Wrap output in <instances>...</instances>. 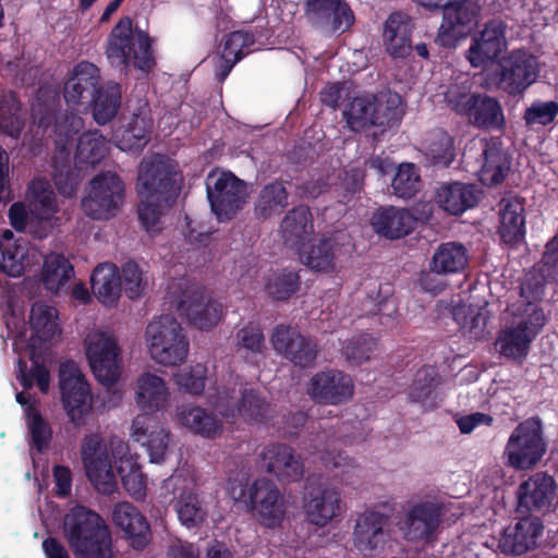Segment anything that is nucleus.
Segmentation results:
<instances>
[{"mask_svg": "<svg viewBox=\"0 0 558 558\" xmlns=\"http://www.w3.org/2000/svg\"><path fill=\"white\" fill-rule=\"evenodd\" d=\"M63 533L75 558H113L111 531L96 511L72 507L64 517Z\"/></svg>", "mask_w": 558, "mask_h": 558, "instance_id": "f257e3e1", "label": "nucleus"}, {"mask_svg": "<svg viewBox=\"0 0 558 558\" xmlns=\"http://www.w3.org/2000/svg\"><path fill=\"white\" fill-rule=\"evenodd\" d=\"M105 53L109 64L124 74L131 66L148 73L156 65L149 35L134 27L129 16L120 19L111 29Z\"/></svg>", "mask_w": 558, "mask_h": 558, "instance_id": "f03ea898", "label": "nucleus"}, {"mask_svg": "<svg viewBox=\"0 0 558 558\" xmlns=\"http://www.w3.org/2000/svg\"><path fill=\"white\" fill-rule=\"evenodd\" d=\"M547 451L542 420L538 416L520 422L510 434L504 450L506 464L517 471L535 468Z\"/></svg>", "mask_w": 558, "mask_h": 558, "instance_id": "7ed1b4c3", "label": "nucleus"}, {"mask_svg": "<svg viewBox=\"0 0 558 558\" xmlns=\"http://www.w3.org/2000/svg\"><path fill=\"white\" fill-rule=\"evenodd\" d=\"M538 72L537 59L525 50L515 49L499 59L496 68L487 73L486 86L518 96L536 81Z\"/></svg>", "mask_w": 558, "mask_h": 558, "instance_id": "20e7f679", "label": "nucleus"}, {"mask_svg": "<svg viewBox=\"0 0 558 558\" xmlns=\"http://www.w3.org/2000/svg\"><path fill=\"white\" fill-rule=\"evenodd\" d=\"M181 181L177 163L155 157L141 162L136 189L141 198L173 205L181 191Z\"/></svg>", "mask_w": 558, "mask_h": 558, "instance_id": "39448f33", "label": "nucleus"}, {"mask_svg": "<svg viewBox=\"0 0 558 558\" xmlns=\"http://www.w3.org/2000/svg\"><path fill=\"white\" fill-rule=\"evenodd\" d=\"M150 356L162 365H179L189 353V341L181 324L169 314L160 315L146 327Z\"/></svg>", "mask_w": 558, "mask_h": 558, "instance_id": "423d86ee", "label": "nucleus"}, {"mask_svg": "<svg viewBox=\"0 0 558 558\" xmlns=\"http://www.w3.org/2000/svg\"><path fill=\"white\" fill-rule=\"evenodd\" d=\"M205 184L211 211L220 221L231 220L246 203V182L231 171L213 169Z\"/></svg>", "mask_w": 558, "mask_h": 558, "instance_id": "0eeeda50", "label": "nucleus"}, {"mask_svg": "<svg viewBox=\"0 0 558 558\" xmlns=\"http://www.w3.org/2000/svg\"><path fill=\"white\" fill-rule=\"evenodd\" d=\"M482 9L481 0L445 1L436 43L444 48H456L477 25Z\"/></svg>", "mask_w": 558, "mask_h": 558, "instance_id": "6e6552de", "label": "nucleus"}, {"mask_svg": "<svg viewBox=\"0 0 558 558\" xmlns=\"http://www.w3.org/2000/svg\"><path fill=\"white\" fill-rule=\"evenodd\" d=\"M352 539L360 553L380 554L397 542V531L389 514L367 509L357 515Z\"/></svg>", "mask_w": 558, "mask_h": 558, "instance_id": "1a4fd4ad", "label": "nucleus"}, {"mask_svg": "<svg viewBox=\"0 0 558 558\" xmlns=\"http://www.w3.org/2000/svg\"><path fill=\"white\" fill-rule=\"evenodd\" d=\"M59 385L69 421L75 427L84 426L93 410V396L89 384L74 362L61 364Z\"/></svg>", "mask_w": 558, "mask_h": 558, "instance_id": "9d476101", "label": "nucleus"}, {"mask_svg": "<svg viewBox=\"0 0 558 558\" xmlns=\"http://www.w3.org/2000/svg\"><path fill=\"white\" fill-rule=\"evenodd\" d=\"M210 403L222 417L240 416L247 423H264L270 412V404L264 395L253 388L241 389L239 397L234 387H223Z\"/></svg>", "mask_w": 558, "mask_h": 558, "instance_id": "9b49d317", "label": "nucleus"}, {"mask_svg": "<svg viewBox=\"0 0 558 558\" xmlns=\"http://www.w3.org/2000/svg\"><path fill=\"white\" fill-rule=\"evenodd\" d=\"M124 198V183L111 171L100 172L89 183L88 195L82 201L86 216L95 220L114 217Z\"/></svg>", "mask_w": 558, "mask_h": 558, "instance_id": "f8f14e48", "label": "nucleus"}, {"mask_svg": "<svg viewBox=\"0 0 558 558\" xmlns=\"http://www.w3.org/2000/svg\"><path fill=\"white\" fill-rule=\"evenodd\" d=\"M86 357L95 378L104 386L114 385L121 376V350L117 339L105 332L89 336Z\"/></svg>", "mask_w": 558, "mask_h": 558, "instance_id": "ddd939ff", "label": "nucleus"}, {"mask_svg": "<svg viewBox=\"0 0 558 558\" xmlns=\"http://www.w3.org/2000/svg\"><path fill=\"white\" fill-rule=\"evenodd\" d=\"M546 317L542 308L533 306L531 313L522 318L514 327L500 332L496 345L501 355L509 359H524L530 344L545 325Z\"/></svg>", "mask_w": 558, "mask_h": 558, "instance_id": "4468645a", "label": "nucleus"}, {"mask_svg": "<svg viewBox=\"0 0 558 558\" xmlns=\"http://www.w3.org/2000/svg\"><path fill=\"white\" fill-rule=\"evenodd\" d=\"M442 521V508L432 501H421L412 506L398 527L408 542H436L437 532Z\"/></svg>", "mask_w": 558, "mask_h": 558, "instance_id": "2eb2a0df", "label": "nucleus"}, {"mask_svg": "<svg viewBox=\"0 0 558 558\" xmlns=\"http://www.w3.org/2000/svg\"><path fill=\"white\" fill-rule=\"evenodd\" d=\"M81 453L85 473L90 483L98 492L111 494L116 488L117 481L101 437L97 434L85 436Z\"/></svg>", "mask_w": 558, "mask_h": 558, "instance_id": "dca6fc26", "label": "nucleus"}, {"mask_svg": "<svg viewBox=\"0 0 558 558\" xmlns=\"http://www.w3.org/2000/svg\"><path fill=\"white\" fill-rule=\"evenodd\" d=\"M177 310L180 316L201 330L211 329L222 314L221 304L208 298L204 288L196 284L189 286L182 291Z\"/></svg>", "mask_w": 558, "mask_h": 558, "instance_id": "f3484780", "label": "nucleus"}, {"mask_svg": "<svg viewBox=\"0 0 558 558\" xmlns=\"http://www.w3.org/2000/svg\"><path fill=\"white\" fill-rule=\"evenodd\" d=\"M271 343L276 352L301 368L315 365L318 347L310 337L300 333L289 326H277L271 335Z\"/></svg>", "mask_w": 558, "mask_h": 558, "instance_id": "a211bd4d", "label": "nucleus"}, {"mask_svg": "<svg viewBox=\"0 0 558 558\" xmlns=\"http://www.w3.org/2000/svg\"><path fill=\"white\" fill-rule=\"evenodd\" d=\"M506 31L507 25L501 19H493L473 36L466 51V59L473 68H484L499 58L507 48Z\"/></svg>", "mask_w": 558, "mask_h": 558, "instance_id": "6ab92c4d", "label": "nucleus"}, {"mask_svg": "<svg viewBox=\"0 0 558 558\" xmlns=\"http://www.w3.org/2000/svg\"><path fill=\"white\" fill-rule=\"evenodd\" d=\"M250 500L260 524L269 529L281 524L287 507L283 495L272 481L255 480L250 487Z\"/></svg>", "mask_w": 558, "mask_h": 558, "instance_id": "aec40b11", "label": "nucleus"}, {"mask_svg": "<svg viewBox=\"0 0 558 558\" xmlns=\"http://www.w3.org/2000/svg\"><path fill=\"white\" fill-rule=\"evenodd\" d=\"M307 392L317 403L339 405L353 397L354 383L351 376L342 371H323L311 378Z\"/></svg>", "mask_w": 558, "mask_h": 558, "instance_id": "412c9836", "label": "nucleus"}, {"mask_svg": "<svg viewBox=\"0 0 558 558\" xmlns=\"http://www.w3.org/2000/svg\"><path fill=\"white\" fill-rule=\"evenodd\" d=\"M266 471L280 483L290 484L303 478L305 468L301 454L283 442L266 445L260 453Z\"/></svg>", "mask_w": 558, "mask_h": 558, "instance_id": "4be33fe9", "label": "nucleus"}, {"mask_svg": "<svg viewBox=\"0 0 558 558\" xmlns=\"http://www.w3.org/2000/svg\"><path fill=\"white\" fill-rule=\"evenodd\" d=\"M304 13L312 25L332 33H344L354 23V13L343 0H306Z\"/></svg>", "mask_w": 558, "mask_h": 558, "instance_id": "5701e85b", "label": "nucleus"}, {"mask_svg": "<svg viewBox=\"0 0 558 558\" xmlns=\"http://www.w3.org/2000/svg\"><path fill=\"white\" fill-rule=\"evenodd\" d=\"M543 531L544 524L539 517H523L514 525L505 529L498 548L508 556H522L538 546Z\"/></svg>", "mask_w": 558, "mask_h": 558, "instance_id": "b1692460", "label": "nucleus"}, {"mask_svg": "<svg viewBox=\"0 0 558 558\" xmlns=\"http://www.w3.org/2000/svg\"><path fill=\"white\" fill-rule=\"evenodd\" d=\"M131 437L145 447L151 463L165 460L169 448L170 433L154 415L138 414L132 422Z\"/></svg>", "mask_w": 558, "mask_h": 558, "instance_id": "393cba45", "label": "nucleus"}, {"mask_svg": "<svg viewBox=\"0 0 558 558\" xmlns=\"http://www.w3.org/2000/svg\"><path fill=\"white\" fill-rule=\"evenodd\" d=\"M112 522L124 533V538L135 550H143L150 543L153 533L147 518L129 501L113 506Z\"/></svg>", "mask_w": 558, "mask_h": 558, "instance_id": "a878e982", "label": "nucleus"}, {"mask_svg": "<svg viewBox=\"0 0 558 558\" xmlns=\"http://www.w3.org/2000/svg\"><path fill=\"white\" fill-rule=\"evenodd\" d=\"M555 489L556 484L550 475L543 472L531 475L518 487V511L520 513L549 511Z\"/></svg>", "mask_w": 558, "mask_h": 558, "instance_id": "bb28decb", "label": "nucleus"}, {"mask_svg": "<svg viewBox=\"0 0 558 558\" xmlns=\"http://www.w3.org/2000/svg\"><path fill=\"white\" fill-rule=\"evenodd\" d=\"M100 70L89 61L78 62L64 83L63 97L68 105H86L101 84Z\"/></svg>", "mask_w": 558, "mask_h": 558, "instance_id": "cd10ccee", "label": "nucleus"}, {"mask_svg": "<svg viewBox=\"0 0 558 558\" xmlns=\"http://www.w3.org/2000/svg\"><path fill=\"white\" fill-rule=\"evenodd\" d=\"M414 24L402 12L391 13L384 24L383 44L387 53L393 59H404L413 50L412 33Z\"/></svg>", "mask_w": 558, "mask_h": 558, "instance_id": "c85d7f7f", "label": "nucleus"}, {"mask_svg": "<svg viewBox=\"0 0 558 558\" xmlns=\"http://www.w3.org/2000/svg\"><path fill=\"white\" fill-rule=\"evenodd\" d=\"M375 232L390 240L401 239L414 231L417 218L405 208L383 207L372 217Z\"/></svg>", "mask_w": 558, "mask_h": 558, "instance_id": "c756f323", "label": "nucleus"}, {"mask_svg": "<svg viewBox=\"0 0 558 558\" xmlns=\"http://www.w3.org/2000/svg\"><path fill=\"white\" fill-rule=\"evenodd\" d=\"M511 163L512 156L498 138L487 142L483 151V165L478 170L480 181L490 187L501 184L510 172Z\"/></svg>", "mask_w": 558, "mask_h": 558, "instance_id": "7c9ffc66", "label": "nucleus"}, {"mask_svg": "<svg viewBox=\"0 0 558 558\" xmlns=\"http://www.w3.org/2000/svg\"><path fill=\"white\" fill-rule=\"evenodd\" d=\"M480 191L476 185L461 182L445 183L436 191V203L446 213L460 216L477 205Z\"/></svg>", "mask_w": 558, "mask_h": 558, "instance_id": "2f4dec72", "label": "nucleus"}, {"mask_svg": "<svg viewBox=\"0 0 558 558\" xmlns=\"http://www.w3.org/2000/svg\"><path fill=\"white\" fill-rule=\"evenodd\" d=\"M305 511L310 523L319 527L326 526L335 517L341 514L340 493L331 487L312 489Z\"/></svg>", "mask_w": 558, "mask_h": 558, "instance_id": "473e14b6", "label": "nucleus"}, {"mask_svg": "<svg viewBox=\"0 0 558 558\" xmlns=\"http://www.w3.org/2000/svg\"><path fill=\"white\" fill-rule=\"evenodd\" d=\"M289 181L275 179L259 190L253 205V214L257 220L265 221L284 211L289 205Z\"/></svg>", "mask_w": 558, "mask_h": 558, "instance_id": "72a5a7b5", "label": "nucleus"}, {"mask_svg": "<svg viewBox=\"0 0 558 558\" xmlns=\"http://www.w3.org/2000/svg\"><path fill=\"white\" fill-rule=\"evenodd\" d=\"M501 242L518 246L525 239L524 206L517 197L500 202L499 227L497 230Z\"/></svg>", "mask_w": 558, "mask_h": 558, "instance_id": "f704fd0d", "label": "nucleus"}, {"mask_svg": "<svg viewBox=\"0 0 558 558\" xmlns=\"http://www.w3.org/2000/svg\"><path fill=\"white\" fill-rule=\"evenodd\" d=\"M420 150L428 165L440 169L449 168L457 156L454 137L442 129L427 132Z\"/></svg>", "mask_w": 558, "mask_h": 558, "instance_id": "c9c22d12", "label": "nucleus"}, {"mask_svg": "<svg viewBox=\"0 0 558 558\" xmlns=\"http://www.w3.org/2000/svg\"><path fill=\"white\" fill-rule=\"evenodd\" d=\"M465 118L475 128L486 131H504L506 119L500 102L486 94H477L470 104Z\"/></svg>", "mask_w": 558, "mask_h": 558, "instance_id": "e433bc0d", "label": "nucleus"}, {"mask_svg": "<svg viewBox=\"0 0 558 558\" xmlns=\"http://www.w3.org/2000/svg\"><path fill=\"white\" fill-rule=\"evenodd\" d=\"M284 243L299 247L313 232V217L306 205L294 206L287 211L280 223Z\"/></svg>", "mask_w": 558, "mask_h": 558, "instance_id": "4c0bfd02", "label": "nucleus"}, {"mask_svg": "<svg viewBox=\"0 0 558 558\" xmlns=\"http://www.w3.org/2000/svg\"><path fill=\"white\" fill-rule=\"evenodd\" d=\"M26 117L20 96L14 90L0 92V133L19 140L25 128Z\"/></svg>", "mask_w": 558, "mask_h": 558, "instance_id": "58836bf2", "label": "nucleus"}, {"mask_svg": "<svg viewBox=\"0 0 558 558\" xmlns=\"http://www.w3.org/2000/svg\"><path fill=\"white\" fill-rule=\"evenodd\" d=\"M168 396V389L161 377L145 373L138 378L136 403L144 412L143 414L153 415V413L163 409Z\"/></svg>", "mask_w": 558, "mask_h": 558, "instance_id": "ea45409f", "label": "nucleus"}, {"mask_svg": "<svg viewBox=\"0 0 558 558\" xmlns=\"http://www.w3.org/2000/svg\"><path fill=\"white\" fill-rule=\"evenodd\" d=\"M121 98L122 87L119 83L108 81L100 84L87 104L93 109L94 120L100 125L110 122L119 111Z\"/></svg>", "mask_w": 558, "mask_h": 558, "instance_id": "a19ab883", "label": "nucleus"}, {"mask_svg": "<svg viewBox=\"0 0 558 558\" xmlns=\"http://www.w3.org/2000/svg\"><path fill=\"white\" fill-rule=\"evenodd\" d=\"M469 264L466 247L458 242L441 243L433 254L429 267L442 276L462 272Z\"/></svg>", "mask_w": 558, "mask_h": 558, "instance_id": "79ce46f5", "label": "nucleus"}, {"mask_svg": "<svg viewBox=\"0 0 558 558\" xmlns=\"http://www.w3.org/2000/svg\"><path fill=\"white\" fill-rule=\"evenodd\" d=\"M27 201L32 217L39 221H49L59 209L54 191L45 179H34L29 182Z\"/></svg>", "mask_w": 558, "mask_h": 558, "instance_id": "37998d69", "label": "nucleus"}, {"mask_svg": "<svg viewBox=\"0 0 558 558\" xmlns=\"http://www.w3.org/2000/svg\"><path fill=\"white\" fill-rule=\"evenodd\" d=\"M90 286L94 294L102 304L114 303L119 299L122 288L118 268L109 263L98 265L92 272Z\"/></svg>", "mask_w": 558, "mask_h": 558, "instance_id": "c03bdc74", "label": "nucleus"}, {"mask_svg": "<svg viewBox=\"0 0 558 558\" xmlns=\"http://www.w3.org/2000/svg\"><path fill=\"white\" fill-rule=\"evenodd\" d=\"M154 122L149 112L133 113L119 140V148L140 153L150 141Z\"/></svg>", "mask_w": 558, "mask_h": 558, "instance_id": "a18cd8bd", "label": "nucleus"}, {"mask_svg": "<svg viewBox=\"0 0 558 558\" xmlns=\"http://www.w3.org/2000/svg\"><path fill=\"white\" fill-rule=\"evenodd\" d=\"M178 415L182 425L202 437L214 439L222 430V422L217 415L201 407H183Z\"/></svg>", "mask_w": 558, "mask_h": 558, "instance_id": "49530a36", "label": "nucleus"}, {"mask_svg": "<svg viewBox=\"0 0 558 558\" xmlns=\"http://www.w3.org/2000/svg\"><path fill=\"white\" fill-rule=\"evenodd\" d=\"M29 324L40 341H50L61 333L58 324V311L45 302H35L29 314Z\"/></svg>", "mask_w": 558, "mask_h": 558, "instance_id": "de8ad7c7", "label": "nucleus"}, {"mask_svg": "<svg viewBox=\"0 0 558 558\" xmlns=\"http://www.w3.org/2000/svg\"><path fill=\"white\" fill-rule=\"evenodd\" d=\"M73 275V266L64 255L50 253L45 257L41 281L47 290L58 292Z\"/></svg>", "mask_w": 558, "mask_h": 558, "instance_id": "09e8293b", "label": "nucleus"}, {"mask_svg": "<svg viewBox=\"0 0 558 558\" xmlns=\"http://www.w3.org/2000/svg\"><path fill=\"white\" fill-rule=\"evenodd\" d=\"M107 149V141L98 130L84 132L77 140L75 163L94 167L106 157Z\"/></svg>", "mask_w": 558, "mask_h": 558, "instance_id": "8fccbe9b", "label": "nucleus"}, {"mask_svg": "<svg viewBox=\"0 0 558 558\" xmlns=\"http://www.w3.org/2000/svg\"><path fill=\"white\" fill-rule=\"evenodd\" d=\"M59 107L57 94L48 88L40 87L36 93L35 100L31 106V118L33 124L45 132L54 123Z\"/></svg>", "mask_w": 558, "mask_h": 558, "instance_id": "3c124183", "label": "nucleus"}, {"mask_svg": "<svg viewBox=\"0 0 558 558\" xmlns=\"http://www.w3.org/2000/svg\"><path fill=\"white\" fill-rule=\"evenodd\" d=\"M439 383V375L434 367H421L417 369L413 383L410 387V401L421 403L423 407L428 403V408L434 409L436 407V403L434 402L435 389Z\"/></svg>", "mask_w": 558, "mask_h": 558, "instance_id": "603ef678", "label": "nucleus"}, {"mask_svg": "<svg viewBox=\"0 0 558 558\" xmlns=\"http://www.w3.org/2000/svg\"><path fill=\"white\" fill-rule=\"evenodd\" d=\"M401 97L397 93H384L376 95L373 126L390 129L399 124L402 119Z\"/></svg>", "mask_w": 558, "mask_h": 558, "instance_id": "864d4df0", "label": "nucleus"}, {"mask_svg": "<svg viewBox=\"0 0 558 558\" xmlns=\"http://www.w3.org/2000/svg\"><path fill=\"white\" fill-rule=\"evenodd\" d=\"M180 522L191 529L199 526L207 518V509L199 496L192 490H182L174 504Z\"/></svg>", "mask_w": 558, "mask_h": 558, "instance_id": "5fc2aeb1", "label": "nucleus"}, {"mask_svg": "<svg viewBox=\"0 0 558 558\" xmlns=\"http://www.w3.org/2000/svg\"><path fill=\"white\" fill-rule=\"evenodd\" d=\"M301 287V277L298 271L282 269L274 272L265 284L268 295L275 301H287L294 295Z\"/></svg>", "mask_w": 558, "mask_h": 558, "instance_id": "6e6d98bb", "label": "nucleus"}, {"mask_svg": "<svg viewBox=\"0 0 558 558\" xmlns=\"http://www.w3.org/2000/svg\"><path fill=\"white\" fill-rule=\"evenodd\" d=\"M376 95H364L352 99L343 110V117L352 130L360 131L373 126Z\"/></svg>", "mask_w": 558, "mask_h": 558, "instance_id": "4d7b16f0", "label": "nucleus"}, {"mask_svg": "<svg viewBox=\"0 0 558 558\" xmlns=\"http://www.w3.org/2000/svg\"><path fill=\"white\" fill-rule=\"evenodd\" d=\"M26 426L31 437V445L39 452L46 451L52 441L53 430L47 420L33 405L25 411Z\"/></svg>", "mask_w": 558, "mask_h": 558, "instance_id": "13d9d810", "label": "nucleus"}, {"mask_svg": "<svg viewBox=\"0 0 558 558\" xmlns=\"http://www.w3.org/2000/svg\"><path fill=\"white\" fill-rule=\"evenodd\" d=\"M301 259L315 271H331L335 267L333 242L330 239H320L307 250H302Z\"/></svg>", "mask_w": 558, "mask_h": 558, "instance_id": "bf43d9fd", "label": "nucleus"}, {"mask_svg": "<svg viewBox=\"0 0 558 558\" xmlns=\"http://www.w3.org/2000/svg\"><path fill=\"white\" fill-rule=\"evenodd\" d=\"M391 187L393 194L403 199H410L416 195L422 187L421 175L414 163H401L392 179Z\"/></svg>", "mask_w": 558, "mask_h": 558, "instance_id": "052dcab7", "label": "nucleus"}, {"mask_svg": "<svg viewBox=\"0 0 558 558\" xmlns=\"http://www.w3.org/2000/svg\"><path fill=\"white\" fill-rule=\"evenodd\" d=\"M377 349V339L371 333H359L343 345V354L349 364L359 366L368 362Z\"/></svg>", "mask_w": 558, "mask_h": 558, "instance_id": "680f3d73", "label": "nucleus"}, {"mask_svg": "<svg viewBox=\"0 0 558 558\" xmlns=\"http://www.w3.org/2000/svg\"><path fill=\"white\" fill-rule=\"evenodd\" d=\"M453 319L460 328L472 338H482L486 328L487 317L473 306H459L453 310Z\"/></svg>", "mask_w": 558, "mask_h": 558, "instance_id": "e2e57ef3", "label": "nucleus"}, {"mask_svg": "<svg viewBox=\"0 0 558 558\" xmlns=\"http://www.w3.org/2000/svg\"><path fill=\"white\" fill-rule=\"evenodd\" d=\"M178 387L190 395L203 393L207 380V367L204 364H196L179 371L173 376Z\"/></svg>", "mask_w": 558, "mask_h": 558, "instance_id": "0e129e2a", "label": "nucleus"}, {"mask_svg": "<svg viewBox=\"0 0 558 558\" xmlns=\"http://www.w3.org/2000/svg\"><path fill=\"white\" fill-rule=\"evenodd\" d=\"M478 93L471 92L470 84H451L445 92L447 106L457 114L465 117L470 110V104L474 101Z\"/></svg>", "mask_w": 558, "mask_h": 558, "instance_id": "69168bd1", "label": "nucleus"}, {"mask_svg": "<svg viewBox=\"0 0 558 558\" xmlns=\"http://www.w3.org/2000/svg\"><path fill=\"white\" fill-rule=\"evenodd\" d=\"M235 341L238 352L245 354H262L265 348V337L258 326L248 325L239 329Z\"/></svg>", "mask_w": 558, "mask_h": 558, "instance_id": "338daca9", "label": "nucleus"}, {"mask_svg": "<svg viewBox=\"0 0 558 558\" xmlns=\"http://www.w3.org/2000/svg\"><path fill=\"white\" fill-rule=\"evenodd\" d=\"M254 46V35L246 34L243 29L231 32L227 35L222 52L226 58H238L241 61L247 53L252 51Z\"/></svg>", "mask_w": 558, "mask_h": 558, "instance_id": "774afa93", "label": "nucleus"}]
</instances>
